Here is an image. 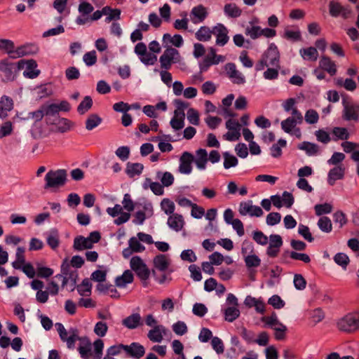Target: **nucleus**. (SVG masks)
Returning a JSON list of instances; mask_svg holds the SVG:
<instances>
[{
	"label": "nucleus",
	"instance_id": "obj_58",
	"mask_svg": "<svg viewBox=\"0 0 359 359\" xmlns=\"http://www.w3.org/2000/svg\"><path fill=\"white\" fill-rule=\"evenodd\" d=\"M253 240L258 244L265 245L268 243L269 238L261 231H255L252 233Z\"/></svg>",
	"mask_w": 359,
	"mask_h": 359
},
{
	"label": "nucleus",
	"instance_id": "obj_61",
	"mask_svg": "<svg viewBox=\"0 0 359 359\" xmlns=\"http://www.w3.org/2000/svg\"><path fill=\"white\" fill-rule=\"evenodd\" d=\"M315 135L316 137L317 140L323 144H327L331 140L330 134L323 129L316 130L315 132Z\"/></svg>",
	"mask_w": 359,
	"mask_h": 359
},
{
	"label": "nucleus",
	"instance_id": "obj_22",
	"mask_svg": "<svg viewBox=\"0 0 359 359\" xmlns=\"http://www.w3.org/2000/svg\"><path fill=\"white\" fill-rule=\"evenodd\" d=\"M207 16L208 12L203 5L194 6L190 13L191 20L194 24L203 22Z\"/></svg>",
	"mask_w": 359,
	"mask_h": 359
},
{
	"label": "nucleus",
	"instance_id": "obj_33",
	"mask_svg": "<svg viewBox=\"0 0 359 359\" xmlns=\"http://www.w3.org/2000/svg\"><path fill=\"white\" fill-rule=\"evenodd\" d=\"M224 13L231 18H237L241 15L242 11L236 4L230 3L224 5Z\"/></svg>",
	"mask_w": 359,
	"mask_h": 359
},
{
	"label": "nucleus",
	"instance_id": "obj_13",
	"mask_svg": "<svg viewBox=\"0 0 359 359\" xmlns=\"http://www.w3.org/2000/svg\"><path fill=\"white\" fill-rule=\"evenodd\" d=\"M18 70H21L26 67V70L23 75L29 79H34L39 76L40 71L34 69L37 67L36 62L34 60H20L18 61Z\"/></svg>",
	"mask_w": 359,
	"mask_h": 359
},
{
	"label": "nucleus",
	"instance_id": "obj_59",
	"mask_svg": "<svg viewBox=\"0 0 359 359\" xmlns=\"http://www.w3.org/2000/svg\"><path fill=\"white\" fill-rule=\"evenodd\" d=\"M268 304L276 309H280L284 307L285 302L278 295H273L268 300Z\"/></svg>",
	"mask_w": 359,
	"mask_h": 359
},
{
	"label": "nucleus",
	"instance_id": "obj_62",
	"mask_svg": "<svg viewBox=\"0 0 359 359\" xmlns=\"http://www.w3.org/2000/svg\"><path fill=\"white\" fill-rule=\"evenodd\" d=\"M334 260L337 264H339L344 269H346L349 263V258L344 253H337L334 257Z\"/></svg>",
	"mask_w": 359,
	"mask_h": 359
},
{
	"label": "nucleus",
	"instance_id": "obj_28",
	"mask_svg": "<svg viewBox=\"0 0 359 359\" xmlns=\"http://www.w3.org/2000/svg\"><path fill=\"white\" fill-rule=\"evenodd\" d=\"M126 327L133 330L142 325V318L139 313H133L122 320Z\"/></svg>",
	"mask_w": 359,
	"mask_h": 359
},
{
	"label": "nucleus",
	"instance_id": "obj_25",
	"mask_svg": "<svg viewBox=\"0 0 359 359\" xmlns=\"http://www.w3.org/2000/svg\"><path fill=\"white\" fill-rule=\"evenodd\" d=\"M345 174V168L343 165H339L330 169L327 175V182L333 186L338 180L344 178Z\"/></svg>",
	"mask_w": 359,
	"mask_h": 359
},
{
	"label": "nucleus",
	"instance_id": "obj_55",
	"mask_svg": "<svg viewBox=\"0 0 359 359\" xmlns=\"http://www.w3.org/2000/svg\"><path fill=\"white\" fill-rule=\"evenodd\" d=\"M332 208V205L327 203L323 204H317L314 206L316 213L318 216L331 212Z\"/></svg>",
	"mask_w": 359,
	"mask_h": 359
},
{
	"label": "nucleus",
	"instance_id": "obj_1",
	"mask_svg": "<svg viewBox=\"0 0 359 359\" xmlns=\"http://www.w3.org/2000/svg\"><path fill=\"white\" fill-rule=\"evenodd\" d=\"M106 212L111 217L116 218L115 224H123L133 217L134 224H142L146 218L153 215V206L149 202L139 204L135 203L130 194H125L121 204H116L113 208H107Z\"/></svg>",
	"mask_w": 359,
	"mask_h": 359
},
{
	"label": "nucleus",
	"instance_id": "obj_7",
	"mask_svg": "<svg viewBox=\"0 0 359 359\" xmlns=\"http://www.w3.org/2000/svg\"><path fill=\"white\" fill-rule=\"evenodd\" d=\"M238 211L241 217H260L264 211L259 206L253 205L252 200L242 201L239 203Z\"/></svg>",
	"mask_w": 359,
	"mask_h": 359
},
{
	"label": "nucleus",
	"instance_id": "obj_57",
	"mask_svg": "<svg viewBox=\"0 0 359 359\" xmlns=\"http://www.w3.org/2000/svg\"><path fill=\"white\" fill-rule=\"evenodd\" d=\"M128 243L130 248L135 252H140L145 250L144 246L140 243V241L135 237L131 238L129 240Z\"/></svg>",
	"mask_w": 359,
	"mask_h": 359
},
{
	"label": "nucleus",
	"instance_id": "obj_23",
	"mask_svg": "<svg viewBox=\"0 0 359 359\" xmlns=\"http://www.w3.org/2000/svg\"><path fill=\"white\" fill-rule=\"evenodd\" d=\"M125 352L128 356L139 359L144 355L145 349L139 343L133 342L130 345H126Z\"/></svg>",
	"mask_w": 359,
	"mask_h": 359
},
{
	"label": "nucleus",
	"instance_id": "obj_53",
	"mask_svg": "<svg viewBox=\"0 0 359 359\" xmlns=\"http://www.w3.org/2000/svg\"><path fill=\"white\" fill-rule=\"evenodd\" d=\"M297 124V123L294 121L293 118L288 117L281 122V128L284 130V132L290 133L292 130L295 128Z\"/></svg>",
	"mask_w": 359,
	"mask_h": 359
},
{
	"label": "nucleus",
	"instance_id": "obj_44",
	"mask_svg": "<svg viewBox=\"0 0 359 359\" xmlns=\"http://www.w3.org/2000/svg\"><path fill=\"white\" fill-rule=\"evenodd\" d=\"M244 262L248 269L257 268L261 265V259L255 253L246 256Z\"/></svg>",
	"mask_w": 359,
	"mask_h": 359
},
{
	"label": "nucleus",
	"instance_id": "obj_36",
	"mask_svg": "<svg viewBox=\"0 0 359 359\" xmlns=\"http://www.w3.org/2000/svg\"><path fill=\"white\" fill-rule=\"evenodd\" d=\"M301 56L307 60L316 61L318 56L316 48L309 47L307 48H302L299 50Z\"/></svg>",
	"mask_w": 359,
	"mask_h": 359
},
{
	"label": "nucleus",
	"instance_id": "obj_42",
	"mask_svg": "<svg viewBox=\"0 0 359 359\" xmlns=\"http://www.w3.org/2000/svg\"><path fill=\"white\" fill-rule=\"evenodd\" d=\"M93 103V100L90 96H85L77 107L78 113L81 115L84 114L92 107Z\"/></svg>",
	"mask_w": 359,
	"mask_h": 359
},
{
	"label": "nucleus",
	"instance_id": "obj_47",
	"mask_svg": "<svg viewBox=\"0 0 359 359\" xmlns=\"http://www.w3.org/2000/svg\"><path fill=\"white\" fill-rule=\"evenodd\" d=\"M71 121L65 118H58L54 125L56 126V130L62 133L68 131L71 127Z\"/></svg>",
	"mask_w": 359,
	"mask_h": 359
},
{
	"label": "nucleus",
	"instance_id": "obj_17",
	"mask_svg": "<svg viewBox=\"0 0 359 359\" xmlns=\"http://www.w3.org/2000/svg\"><path fill=\"white\" fill-rule=\"evenodd\" d=\"M269 247L266 250V254L270 257H276L278 255L283 240L279 235H271L269 240Z\"/></svg>",
	"mask_w": 359,
	"mask_h": 359
},
{
	"label": "nucleus",
	"instance_id": "obj_46",
	"mask_svg": "<svg viewBox=\"0 0 359 359\" xmlns=\"http://www.w3.org/2000/svg\"><path fill=\"white\" fill-rule=\"evenodd\" d=\"M14 43L12 41L8 39H0V50H6L12 58H15V56L13 54L15 50H14Z\"/></svg>",
	"mask_w": 359,
	"mask_h": 359
},
{
	"label": "nucleus",
	"instance_id": "obj_21",
	"mask_svg": "<svg viewBox=\"0 0 359 359\" xmlns=\"http://www.w3.org/2000/svg\"><path fill=\"white\" fill-rule=\"evenodd\" d=\"M78 341H79L78 351L81 357L83 359H89L93 357L92 344L89 339L79 337Z\"/></svg>",
	"mask_w": 359,
	"mask_h": 359
},
{
	"label": "nucleus",
	"instance_id": "obj_18",
	"mask_svg": "<svg viewBox=\"0 0 359 359\" xmlns=\"http://www.w3.org/2000/svg\"><path fill=\"white\" fill-rule=\"evenodd\" d=\"M42 109L45 116V120L47 124H55L59 118V111L57 104H43Z\"/></svg>",
	"mask_w": 359,
	"mask_h": 359
},
{
	"label": "nucleus",
	"instance_id": "obj_35",
	"mask_svg": "<svg viewBox=\"0 0 359 359\" xmlns=\"http://www.w3.org/2000/svg\"><path fill=\"white\" fill-rule=\"evenodd\" d=\"M79 294L83 297H89L91 294L92 284L88 278L83 280L81 284L76 286Z\"/></svg>",
	"mask_w": 359,
	"mask_h": 359
},
{
	"label": "nucleus",
	"instance_id": "obj_3",
	"mask_svg": "<svg viewBox=\"0 0 359 359\" xmlns=\"http://www.w3.org/2000/svg\"><path fill=\"white\" fill-rule=\"evenodd\" d=\"M55 327L59 334L60 339L67 344V347L69 348H74L76 341L79 339L78 330L71 328L67 330L60 323H55Z\"/></svg>",
	"mask_w": 359,
	"mask_h": 359
},
{
	"label": "nucleus",
	"instance_id": "obj_63",
	"mask_svg": "<svg viewBox=\"0 0 359 359\" xmlns=\"http://www.w3.org/2000/svg\"><path fill=\"white\" fill-rule=\"evenodd\" d=\"M57 279L55 278L50 280L47 285V291L52 296H56L58 294L60 291V286L56 281Z\"/></svg>",
	"mask_w": 359,
	"mask_h": 359
},
{
	"label": "nucleus",
	"instance_id": "obj_39",
	"mask_svg": "<svg viewBox=\"0 0 359 359\" xmlns=\"http://www.w3.org/2000/svg\"><path fill=\"white\" fill-rule=\"evenodd\" d=\"M156 177L160 179L163 187L171 186L173 184L175 180L173 175L170 172H163L161 171H158L156 172Z\"/></svg>",
	"mask_w": 359,
	"mask_h": 359
},
{
	"label": "nucleus",
	"instance_id": "obj_15",
	"mask_svg": "<svg viewBox=\"0 0 359 359\" xmlns=\"http://www.w3.org/2000/svg\"><path fill=\"white\" fill-rule=\"evenodd\" d=\"M194 161V156L189 151L183 152L180 158L179 172L184 175L191 174Z\"/></svg>",
	"mask_w": 359,
	"mask_h": 359
},
{
	"label": "nucleus",
	"instance_id": "obj_8",
	"mask_svg": "<svg viewBox=\"0 0 359 359\" xmlns=\"http://www.w3.org/2000/svg\"><path fill=\"white\" fill-rule=\"evenodd\" d=\"M100 239L99 232L94 231L90 233L88 237L77 236L74 241V248L76 250L81 251L91 248L94 243H97Z\"/></svg>",
	"mask_w": 359,
	"mask_h": 359
},
{
	"label": "nucleus",
	"instance_id": "obj_31",
	"mask_svg": "<svg viewBox=\"0 0 359 359\" xmlns=\"http://www.w3.org/2000/svg\"><path fill=\"white\" fill-rule=\"evenodd\" d=\"M134 276L131 271L126 270L123 272V273L118 276L115 280V284L117 287L123 288L126 287L127 284L131 283L133 282Z\"/></svg>",
	"mask_w": 359,
	"mask_h": 359
},
{
	"label": "nucleus",
	"instance_id": "obj_34",
	"mask_svg": "<svg viewBox=\"0 0 359 359\" xmlns=\"http://www.w3.org/2000/svg\"><path fill=\"white\" fill-rule=\"evenodd\" d=\"M300 150L305 151L306 154L309 156H316L319 151V147L315 143L304 141L297 146Z\"/></svg>",
	"mask_w": 359,
	"mask_h": 359
},
{
	"label": "nucleus",
	"instance_id": "obj_50",
	"mask_svg": "<svg viewBox=\"0 0 359 359\" xmlns=\"http://www.w3.org/2000/svg\"><path fill=\"white\" fill-rule=\"evenodd\" d=\"M273 329L275 331L274 336L277 340H283L285 338L287 327L279 321Z\"/></svg>",
	"mask_w": 359,
	"mask_h": 359
},
{
	"label": "nucleus",
	"instance_id": "obj_29",
	"mask_svg": "<svg viewBox=\"0 0 359 359\" xmlns=\"http://www.w3.org/2000/svg\"><path fill=\"white\" fill-rule=\"evenodd\" d=\"M13 108V100L4 95L0 100V118H4L8 116V112Z\"/></svg>",
	"mask_w": 359,
	"mask_h": 359
},
{
	"label": "nucleus",
	"instance_id": "obj_48",
	"mask_svg": "<svg viewBox=\"0 0 359 359\" xmlns=\"http://www.w3.org/2000/svg\"><path fill=\"white\" fill-rule=\"evenodd\" d=\"M332 134L337 137L336 139H334V141L337 139L347 140L350 137L348 130L346 128L341 127H334L332 129Z\"/></svg>",
	"mask_w": 359,
	"mask_h": 359
},
{
	"label": "nucleus",
	"instance_id": "obj_16",
	"mask_svg": "<svg viewBox=\"0 0 359 359\" xmlns=\"http://www.w3.org/2000/svg\"><path fill=\"white\" fill-rule=\"evenodd\" d=\"M226 74L236 84H243L245 83V78L243 74L236 69V65L233 62H229L224 67Z\"/></svg>",
	"mask_w": 359,
	"mask_h": 359
},
{
	"label": "nucleus",
	"instance_id": "obj_54",
	"mask_svg": "<svg viewBox=\"0 0 359 359\" xmlns=\"http://www.w3.org/2000/svg\"><path fill=\"white\" fill-rule=\"evenodd\" d=\"M346 158L344 154L341 152H334L331 158L327 160V164L330 165L338 166Z\"/></svg>",
	"mask_w": 359,
	"mask_h": 359
},
{
	"label": "nucleus",
	"instance_id": "obj_40",
	"mask_svg": "<svg viewBox=\"0 0 359 359\" xmlns=\"http://www.w3.org/2000/svg\"><path fill=\"white\" fill-rule=\"evenodd\" d=\"M224 319L228 322H233L240 316V311L236 306H229L224 311Z\"/></svg>",
	"mask_w": 359,
	"mask_h": 359
},
{
	"label": "nucleus",
	"instance_id": "obj_24",
	"mask_svg": "<svg viewBox=\"0 0 359 359\" xmlns=\"http://www.w3.org/2000/svg\"><path fill=\"white\" fill-rule=\"evenodd\" d=\"M167 330L163 325L152 327L147 333V337L152 342H161L166 334Z\"/></svg>",
	"mask_w": 359,
	"mask_h": 359
},
{
	"label": "nucleus",
	"instance_id": "obj_26",
	"mask_svg": "<svg viewBox=\"0 0 359 359\" xmlns=\"http://www.w3.org/2000/svg\"><path fill=\"white\" fill-rule=\"evenodd\" d=\"M39 51L38 46L34 43H28L18 47L15 52L13 53L15 58L30 55L37 53Z\"/></svg>",
	"mask_w": 359,
	"mask_h": 359
},
{
	"label": "nucleus",
	"instance_id": "obj_2",
	"mask_svg": "<svg viewBox=\"0 0 359 359\" xmlns=\"http://www.w3.org/2000/svg\"><path fill=\"white\" fill-rule=\"evenodd\" d=\"M337 328L345 332H354L359 330V317L358 312H353L346 314L338 320Z\"/></svg>",
	"mask_w": 359,
	"mask_h": 359
},
{
	"label": "nucleus",
	"instance_id": "obj_56",
	"mask_svg": "<svg viewBox=\"0 0 359 359\" xmlns=\"http://www.w3.org/2000/svg\"><path fill=\"white\" fill-rule=\"evenodd\" d=\"M94 354H93V359H101L102 355V349L104 347V343L101 339H97L93 343Z\"/></svg>",
	"mask_w": 359,
	"mask_h": 359
},
{
	"label": "nucleus",
	"instance_id": "obj_41",
	"mask_svg": "<svg viewBox=\"0 0 359 359\" xmlns=\"http://www.w3.org/2000/svg\"><path fill=\"white\" fill-rule=\"evenodd\" d=\"M24 264H25V249L18 248L15 260L12 263V265L14 269H20Z\"/></svg>",
	"mask_w": 359,
	"mask_h": 359
},
{
	"label": "nucleus",
	"instance_id": "obj_10",
	"mask_svg": "<svg viewBox=\"0 0 359 359\" xmlns=\"http://www.w3.org/2000/svg\"><path fill=\"white\" fill-rule=\"evenodd\" d=\"M130 266L141 280H146L149 278L150 275L149 269L140 257L135 256L132 257L130 262Z\"/></svg>",
	"mask_w": 359,
	"mask_h": 359
},
{
	"label": "nucleus",
	"instance_id": "obj_5",
	"mask_svg": "<svg viewBox=\"0 0 359 359\" xmlns=\"http://www.w3.org/2000/svg\"><path fill=\"white\" fill-rule=\"evenodd\" d=\"M44 113L42 109V106L40 108L34 111L30 112H20L18 115V117L24 121L33 120L34 124L30 130L32 136L34 139H39L41 136V133L40 131H35L34 128L38 126L39 122L42 120L44 117Z\"/></svg>",
	"mask_w": 359,
	"mask_h": 359
},
{
	"label": "nucleus",
	"instance_id": "obj_60",
	"mask_svg": "<svg viewBox=\"0 0 359 359\" xmlns=\"http://www.w3.org/2000/svg\"><path fill=\"white\" fill-rule=\"evenodd\" d=\"M319 119V115L318 112L314 109H309L305 114V121L309 124H314L318 122Z\"/></svg>",
	"mask_w": 359,
	"mask_h": 359
},
{
	"label": "nucleus",
	"instance_id": "obj_43",
	"mask_svg": "<svg viewBox=\"0 0 359 359\" xmlns=\"http://www.w3.org/2000/svg\"><path fill=\"white\" fill-rule=\"evenodd\" d=\"M287 141L284 139H280L277 144H273L270 148L271 155L273 158H278L282 155V147H285Z\"/></svg>",
	"mask_w": 359,
	"mask_h": 359
},
{
	"label": "nucleus",
	"instance_id": "obj_32",
	"mask_svg": "<svg viewBox=\"0 0 359 359\" xmlns=\"http://www.w3.org/2000/svg\"><path fill=\"white\" fill-rule=\"evenodd\" d=\"M143 169L144 165L142 163L128 162L125 172L129 177L133 178L135 175H140Z\"/></svg>",
	"mask_w": 359,
	"mask_h": 359
},
{
	"label": "nucleus",
	"instance_id": "obj_38",
	"mask_svg": "<svg viewBox=\"0 0 359 359\" xmlns=\"http://www.w3.org/2000/svg\"><path fill=\"white\" fill-rule=\"evenodd\" d=\"M212 29L208 27H201L196 33V38L200 41H208L211 39Z\"/></svg>",
	"mask_w": 359,
	"mask_h": 359
},
{
	"label": "nucleus",
	"instance_id": "obj_49",
	"mask_svg": "<svg viewBox=\"0 0 359 359\" xmlns=\"http://www.w3.org/2000/svg\"><path fill=\"white\" fill-rule=\"evenodd\" d=\"M342 5L337 1H330L329 3V13L333 18H337L341 13Z\"/></svg>",
	"mask_w": 359,
	"mask_h": 359
},
{
	"label": "nucleus",
	"instance_id": "obj_27",
	"mask_svg": "<svg viewBox=\"0 0 359 359\" xmlns=\"http://www.w3.org/2000/svg\"><path fill=\"white\" fill-rule=\"evenodd\" d=\"M319 67L330 74V76H334L337 73L335 62L326 55H323L321 57L319 61Z\"/></svg>",
	"mask_w": 359,
	"mask_h": 359
},
{
	"label": "nucleus",
	"instance_id": "obj_45",
	"mask_svg": "<svg viewBox=\"0 0 359 359\" xmlns=\"http://www.w3.org/2000/svg\"><path fill=\"white\" fill-rule=\"evenodd\" d=\"M224 157V168L225 169H229L231 167H235L238 163V158L229 153L228 151H225L223 153Z\"/></svg>",
	"mask_w": 359,
	"mask_h": 359
},
{
	"label": "nucleus",
	"instance_id": "obj_30",
	"mask_svg": "<svg viewBox=\"0 0 359 359\" xmlns=\"http://www.w3.org/2000/svg\"><path fill=\"white\" fill-rule=\"evenodd\" d=\"M208 161V153L205 149H199L196 151V158H194L195 163L198 169L203 170L206 168V163Z\"/></svg>",
	"mask_w": 359,
	"mask_h": 359
},
{
	"label": "nucleus",
	"instance_id": "obj_52",
	"mask_svg": "<svg viewBox=\"0 0 359 359\" xmlns=\"http://www.w3.org/2000/svg\"><path fill=\"white\" fill-rule=\"evenodd\" d=\"M262 28L259 26H251L245 28V34L252 39H256L262 36Z\"/></svg>",
	"mask_w": 359,
	"mask_h": 359
},
{
	"label": "nucleus",
	"instance_id": "obj_14",
	"mask_svg": "<svg viewBox=\"0 0 359 359\" xmlns=\"http://www.w3.org/2000/svg\"><path fill=\"white\" fill-rule=\"evenodd\" d=\"M229 31L227 28L222 23H218L212 27V34L216 36V44L219 46L226 45L229 40Z\"/></svg>",
	"mask_w": 359,
	"mask_h": 359
},
{
	"label": "nucleus",
	"instance_id": "obj_51",
	"mask_svg": "<svg viewBox=\"0 0 359 359\" xmlns=\"http://www.w3.org/2000/svg\"><path fill=\"white\" fill-rule=\"evenodd\" d=\"M108 331V325L107 322L98 321L94 327V332L96 335L103 337Z\"/></svg>",
	"mask_w": 359,
	"mask_h": 359
},
{
	"label": "nucleus",
	"instance_id": "obj_19",
	"mask_svg": "<svg viewBox=\"0 0 359 359\" xmlns=\"http://www.w3.org/2000/svg\"><path fill=\"white\" fill-rule=\"evenodd\" d=\"M263 57L266 59V61H269L271 66L276 68L280 67L279 64L280 53L275 43H272L269 45Z\"/></svg>",
	"mask_w": 359,
	"mask_h": 359
},
{
	"label": "nucleus",
	"instance_id": "obj_20",
	"mask_svg": "<svg viewBox=\"0 0 359 359\" xmlns=\"http://www.w3.org/2000/svg\"><path fill=\"white\" fill-rule=\"evenodd\" d=\"M342 104L344 107L342 118L345 121H355L359 120V114L354 109V104H350L346 98H343Z\"/></svg>",
	"mask_w": 359,
	"mask_h": 359
},
{
	"label": "nucleus",
	"instance_id": "obj_4",
	"mask_svg": "<svg viewBox=\"0 0 359 359\" xmlns=\"http://www.w3.org/2000/svg\"><path fill=\"white\" fill-rule=\"evenodd\" d=\"M67 180V171L64 169L50 170L45 176V188H56L63 186Z\"/></svg>",
	"mask_w": 359,
	"mask_h": 359
},
{
	"label": "nucleus",
	"instance_id": "obj_9",
	"mask_svg": "<svg viewBox=\"0 0 359 359\" xmlns=\"http://www.w3.org/2000/svg\"><path fill=\"white\" fill-rule=\"evenodd\" d=\"M73 266L70 264L69 259H65L63 260L61 265V272L65 276H63L62 274H57L55 276V279H58L59 280H62V285L65 287L68 280L70 279L74 283L76 282L78 273L77 271L73 269Z\"/></svg>",
	"mask_w": 359,
	"mask_h": 359
},
{
	"label": "nucleus",
	"instance_id": "obj_6",
	"mask_svg": "<svg viewBox=\"0 0 359 359\" xmlns=\"http://www.w3.org/2000/svg\"><path fill=\"white\" fill-rule=\"evenodd\" d=\"M181 56L179 51L177 49L169 46L161 55L159 62L162 69L168 70L171 68L172 64L179 62Z\"/></svg>",
	"mask_w": 359,
	"mask_h": 359
},
{
	"label": "nucleus",
	"instance_id": "obj_11",
	"mask_svg": "<svg viewBox=\"0 0 359 359\" xmlns=\"http://www.w3.org/2000/svg\"><path fill=\"white\" fill-rule=\"evenodd\" d=\"M18 71V63L11 62L8 59L0 62V72L3 73L4 81H13Z\"/></svg>",
	"mask_w": 359,
	"mask_h": 359
},
{
	"label": "nucleus",
	"instance_id": "obj_37",
	"mask_svg": "<svg viewBox=\"0 0 359 359\" xmlns=\"http://www.w3.org/2000/svg\"><path fill=\"white\" fill-rule=\"evenodd\" d=\"M102 121V119L96 114H91L86 121V128L88 130H92L97 127Z\"/></svg>",
	"mask_w": 359,
	"mask_h": 359
},
{
	"label": "nucleus",
	"instance_id": "obj_64",
	"mask_svg": "<svg viewBox=\"0 0 359 359\" xmlns=\"http://www.w3.org/2000/svg\"><path fill=\"white\" fill-rule=\"evenodd\" d=\"M65 76L69 81L76 80L80 77V72L78 68L70 67L65 70Z\"/></svg>",
	"mask_w": 359,
	"mask_h": 359
},
{
	"label": "nucleus",
	"instance_id": "obj_12",
	"mask_svg": "<svg viewBox=\"0 0 359 359\" xmlns=\"http://www.w3.org/2000/svg\"><path fill=\"white\" fill-rule=\"evenodd\" d=\"M153 264L155 269L159 271L170 273L174 271L172 268V262L168 255L158 254L154 257Z\"/></svg>",
	"mask_w": 359,
	"mask_h": 359
}]
</instances>
